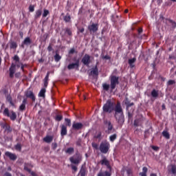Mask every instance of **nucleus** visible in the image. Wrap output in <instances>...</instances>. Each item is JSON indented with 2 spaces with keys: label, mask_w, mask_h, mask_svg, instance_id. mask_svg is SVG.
<instances>
[{
  "label": "nucleus",
  "mask_w": 176,
  "mask_h": 176,
  "mask_svg": "<svg viewBox=\"0 0 176 176\" xmlns=\"http://www.w3.org/2000/svg\"><path fill=\"white\" fill-rule=\"evenodd\" d=\"M126 173H127L128 175H130V170H127Z\"/></svg>",
  "instance_id": "nucleus-63"
},
{
  "label": "nucleus",
  "mask_w": 176,
  "mask_h": 176,
  "mask_svg": "<svg viewBox=\"0 0 176 176\" xmlns=\"http://www.w3.org/2000/svg\"><path fill=\"white\" fill-rule=\"evenodd\" d=\"M82 63L84 65L89 66V64H90V56L85 54L82 59Z\"/></svg>",
  "instance_id": "nucleus-10"
},
{
  "label": "nucleus",
  "mask_w": 176,
  "mask_h": 176,
  "mask_svg": "<svg viewBox=\"0 0 176 176\" xmlns=\"http://www.w3.org/2000/svg\"><path fill=\"white\" fill-rule=\"evenodd\" d=\"M14 72H16V65L12 64L10 68V77L13 78L14 76Z\"/></svg>",
  "instance_id": "nucleus-15"
},
{
  "label": "nucleus",
  "mask_w": 176,
  "mask_h": 176,
  "mask_svg": "<svg viewBox=\"0 0 176 176\" xmlns=\"http://www.w3.org/2000/svg\"><path fill=\"white\" fill-rule=\"evenodd\" d=\"M118 137V135L116 134H113V135H111L110 137H109V140L111 142H113V141H115V140H116V138Z\"/></svg>",
  "instance_id": "nucleus-32"
},
{
  "label": "nucleus",
  "mask_w": 176,
  "mask_h": 176,
  "mask_svg": "<svg viewBox=\"0 0 176 176\" xmlns=\"http://www.w3.org/2000/svg\"><path fill=\"white\" fill-rule=\"evenodd\" d=\"M80 174L81 176H85L86 175V170L85 169H81L80 171Z\"/></svg>",
  "instance_id": "nucleus-42"
},
{
  "label": "nucleus",
  "mask_w": 176,
  "mask_h": 176,
  "mask_svg": "<svg viewBox=\"0 0 176 176\" xmlns=\"http://www.w3.org/2000/svg\"><path fill=\"white\" fill-rule=\"evenodd\" d=\"M47 50L50 51V52H52V50H53V48L52 47V45L48 46Z\"/></svg>",
  "instance_id": "nucleus-54"
},
{
  "label": "nucleus",
  "mask_w": 176,
  "mask_h": 176,
  "mask_svg": "<svg viewBox=\"0 0 176 176\" xmlns=\"http://www.w3.org/2000/svg\"><path fill=\"white\" fill-rule=\"evenodd\" d=\"M69 161L72 164L78 166L80 164V162H82V155L79 153H76L74 156L69 157Z\"/></svg>",
  "instance_id": "nucleus-4"
},
{
  "label": "nucleus",
  "mask_w": 176,
  "mask_h": 176,
  "mask_svg": "<svg viewBox=\"0 0 176 176\" xmlns=\"http://www.w3.org/2000/svg\"><path fill=\"white\" fill-rule=\"evenodd\" d=\"M75 68H79V60H77L75 63H70L67 66L68 69H75Z\"/></svg>",
  "instance_id": "nucleus-14"
},
{
  "label": "nucleus",
  "mask_w": 176,
  "mask_h": 176,
  "mask_svg": "<svg viewBox=\"0 0 176 176\" xmlns=\"http://www.w3.org/2000/svg\"><path fill=\"white\" fill-rule=\"evenodd\" d=\"M129 104L130 103L129 102V100L126 99L125 105H127V107H129Z\"/></svg>",
  "instance_id": "nucleus-59"
},
{
  "label": "nucleus",
  "mask_w": 176,
  "mask_h": 176,
  "mask_svg": "<svg viewBox=\"0 0 176 176\" xmlns=\"http://www.w3.org/2000/svg\"><path fill=\"white\" fill-rule=\"evenodd\" d=\"M134 126H138V120H135L134 121Z\"/></svg>",
  "instance_id": "nucleus-57"
},
{
  "label": "nucleus",
  "mask_w": 176,
  "mask_h": 176,
  "mask_svg": "<svg viewBox=\"0 0 176 176\" xmlns=\"http://www.w3.org/2000/svg\"><path fill=\"white\" fill-rule=\"evenodd\" d=\"M44 142H47V144H50L52 141H53V136L47 135L45 138H43Z\"/></svg>",
  "instance_id": "nucleus-18"
},
{
  "label": "nucleus",
  "mask_w": 176,
  "mask_h": 176,
  "mask_svg": "<svg viewBox=\"0 0 176 176\" xmlns=\"http://www.w3.org/2000/svg\"><path fill=\"white\" fill-rule=\"evenodd\" d=\"M136 60H137V59L135 58H131V59L129 60V65L131 68H133L134 63H135Z\"/></svg>",
  "instance_id": "nucleus-20"
},
{
  "label": "nucleus",
  "mask_w": 176,
  "mask_h": 176,
  "mask_svg": "<svg viewBox=\"0 0 176 176\" xmlns=\"http://www.w3.org/2000/svg\"><path fill=\"white\" fill-rule=\"evenodd\" d=\"M104 124L107 126V130L106 131V133L107 134H112V133L115 131V129H113V125H112L111 121H105Z\"/></svg>",
  "instance_id": "nucleus-7"
},
{
  "label": "nucleus",
  "mask_w": 176,
  "mask_h": 176,
  "mask_svg": "<svg viewBox=\"0 0 176 176\" xmlns=\"http://www.w3.org/2000/svg\"><path fill=\"white\" fill-rule=\"evenodd\" d=\"M151 176H157V175H156V174H155V173H152V174L151 175Z\"/></svg>",
  "instance_id": "nucleus-64"
},
{
  "label": "nucleus",
  "mask_w": 176,
  "mask_h": 176,
  "mask_svg": "<svg viewBox=\"0 0 176 176\" xmlns=\"http://www.w3.org/2000/svg\"><path fill=\"white\" fill-rule=\"evenodd\" d=\"M146 173H148V168L143 167L142 172L140 173V175L141 176H146Z\"/></svg>",
  "instance_id": "nucleus-23"
},
{
  "label": "nucleus",
  "mask_w": 176,
  "mask_h": 176,
  "mask_svg": "<svg viewBox=\"0 0 176 176\" xmlns=\"http://www.w3.org/2000/svg\"><path fill=\"white\" fill-rule=\"evenodd\" d=\"M25 96L28 98L32 100V101H35V95H34V92H32V91L28 90L25 91Z\"/></svg>",
  "instance_id": "nucleus-9"
},
{
  "label": "nucleus",
  "mask_w": 176,
  "mask_h": 176,
  "mask_svg": "<svg viewBox=\"0 0 176 176\" xmlns=\"http://www.w3.org/2000/svg\"><path fill=\"white\" fill-rule=\"evenodd\" d=\"M109 148H111V145L109 144V142L105 140L100 143L99 149L102 153H108V151H109Z\"/></svg>",
  "instance_id": "nucleus-3"
},
{
  "label": "nucleus",
  "mask_w": 176,
  "mask_h": 176,
  "mask_svg": "<svg viewBox=\"0 0 176 176\" xmlns=\"http://www.w3.org/2000/svg\"><path fill=\"white\" fill-rule=\"evenodd\" d=\"M65 121L66 122V126H68L69 127H71V120L69 118H65Z\"/></svg>",
  "instance_id": "nucleus-36"
},
{
  "label": "nucleus",
  "mask_w": 176,
  "mask_h": 176,
  "mask_svg": "<svg viewBox=\"0 0 176 176\" xmlns=\"http://www.w3.org/2000/svg\"><path fill=\"white\" fill-rule=\"evenodd\" d=\"M96 138H101V133L100 132H99L98 134H97V135H96Z\"/></svg>",
  "instance_id": "nucleus-55"
},
{
  "label": "nucleus",
  "mask_w": 176,
  "mask_h": 176,
  "mask_svg": "<svg viewBox=\"0 0 176 176\" xmlns=\"http://www.w3.org/2000/svg\"><path fill=\"white\" fill-rule=\"evenodd\" d=\"M49 80V73L46 75V76L44 78V87H47L48 82L47 81Z\"/></svg>",
  "instance_id": "nucleus-26"
},
{
  "label": "nucleus",
  "mask_w": 176,
  "mask_h": 176,
  "mask_svg": "<svg viewBox=\"0 0 176 176\" xmlns=\"http://www.w3.org/2000/svg\"><path fill=\"white\" fill-rule=\"evenodd\" d=\"M60 135L62 137L67 135V126H65V125L61 126Z\"/></svg>",
  "instance_id": "nucleus-17"
},
{
  "label": "nucleus",
  "mask_w": 176,
  "mask_h": 176,
  "mask_svg": "<svg viewBox=\"0 0 176 176\" xmlns=\"http://www.w3.org/2000/svg\"><path fill=\"white\" fill-rule=\"evenodd\" d=\"M152 149H153V151H159V146H151Z\"/></svg>",
  "instance_id": "nucleus-47"
},
{
  "label": "nucleus",
  "mask_w": 176,
  "mask_h": 176,
  "mask_svg": "<svg viewBox=\"0 0 176 176\" xmlns=\"http://www.w3.org/2000/svg\"><path fill=\"white\" fill-rule=\"evenodd\" d=\"M162 109H166V105L162 104Z\"/></svg>",
  "instance_id": "nucleus-62"
},
{
  "label": "nucleus",
  "mask_w": 176,
  "mask_h": 176,
  "mask_svg": "<svg viewBox=\"0 0 176 176\" xmlns=\"http://www.w3.org/2000/svg\"><path fill=\"white\" fill-rule=\"evenodd\" d=\"M103 58L104 59V60H109V56H103Z\"/></svg>",
  "instance_id": "nucleus-58"
},
{
  "label": "nucleus",
  "mask_w": 176,
  "mask_h": 176,
  "mask_svg": "<svg viewBox=\"0 0 176 176\" xmlns=\"http://www.w3.org/2000/svg\"><path fill=\"white\" fill-rule=\"evenodd\" d=\"M64 20L66 23H69V21H71V16L69 15H66L65 17H64Z\"/></svg>",
  "instance_id": "nucleus-35"
},
{
  "label": "nucleus",
  "mask_w": 176,
  "mask_h": 176,
  "mask_svg": "<svg viewBox=\"0 0 176 176\" xmlns=\"http://www.w3.org/2000/svg\"><path fill=\"white\" fill-rule=\"evenodd\" d=\"M72 129L74 130H80L83 129V124L81 122H73Z\"/></svg>",
  "instance_id": "nucleus-11"
},
{
  "label": "nucleus",
  "mask_w": 176,
  "mask_h": 176,
  "mask_svg": "<svg viewBox=\"0 0 176 176\" xmlns=\"http://www.w3.org/2000/svg\"><path fill=\"white\" fill-rule=\"evenodd\" d=\"M23 45H26L27 46H28V45H31V38H30V37H26L23 42Z\"/></svg>",
  "instance_id": "nucleus-19"
},
{
  "label": "nucleus",
  "mask_w": 176,
  "mask_h": 176,
  "mask_svg": "<svg viewBox=\"0 0 176 176\" xmlns=\"http://www.w3.org/2000/svg\"><path fill=\"white\" fill-rule=\"evenodd\" d=\"M54 58L55 61H56V63H58V61L61 60V56H60L58 54H56V55L54 56Z\"/></svg>",
  "instance_id": "nucleus-34"
},
{
  "label": "nucleus",
  "mask_w": 176,
  "mask_h": 176,
  "mask_svg": "<svg viewBox=\"0 0 176 176\" xmlns=\"http://www.w3.org/2000/svg\"><path fill=\"white\" fill-rule=\"evenodd\" d=\"M29 10L30 12H34V10H35V7L34 6H30Z\"/></svg>",
  "instance_id": "nucleus-46"
},
{
  "label": "nucleus",
  "mask_w": 176,
  "mask_h": 176,
  "mask_svg": "<svg viewBox=\"0 0 176 176\" xmlns=\"http://www.w3.org/2000/svg\"><path fill=\"white\" fill-rule=\"evenodd\" d=\"M14 60L16 61V63H19L20 61V58H19V56L15 55L14 56Z\"/></svg>",
  "instance_id": "nucleus-43"
},
{
  "label": "nucleus",
  "mask_w": 176,
  "mask_h": 176,
  "mask_svg": "<svg viewBox=\"0 0 176 176\" xmlns=\"http://www.w3.org/2000/svg\"><path fill=\"white\" fill-rule=\"evenodd\" d=\"M162 135H163L165 138H166V140H170V133H168V131H164L162 132Z\"/></svg>",
  "instance_id": "nucleus-28"
},
{
  "label": "nucleus",
  "mask_w": 176,
  "mask_h": 176,
  "mask_svg": "<svg viewBox=\"0 0 176 176\" xmlns=\"http://www.w3.org/2000/svg\"><path fill=\"white\" fill-rule=\"evenodd\" d=\"M6 130L7 131H12V128H10V126H6Z\"/></svg>",
  "instance_id": "nucleus-53"
},
{
  "label": "nucleus",
  "mask_w": 176,
  "mask_h": 176,
  "mask_svg": "<svg viewBox=\"0 0 176 176\" xmlns=\"http://www.w3.org/2000/svg\"><path fill=\"white\" fill-rule=\"evenodd\" d=\"M103 90H105L106 91H108L109 90V85L104 83L102 84Z\"/></svg>",
  "instance_id": "nucleus-33"
},
{
  "label": "nucleus",
  "mask_w": 176,
  "mask_h": 176,
  "mask_svg": "<svg viewBox=\"0 0 176 176\" xmlns=\"http://www.w3.org/2000/svg\"><path fill=\"white\" fill-rule=\"evenodd\" d=\"M74 147H69L65 150V153H69V155H71L72 153H74Z\"/></svg>",
  "instance_id": "nucleus-30"
},
{
  "label": "nucleus",
  "mask_w": 176,
  "mask_h": 176,
  "mask_svg": "<svg viewBox=\"0 0 176 176\" xmlns=\"http://www.w3.org/2000/svg\"><path fill=\"white\" fill-rule=\"evenodd\" d=\"M46 93V89L45 88L41 89L38 93V97H45V94Z\"/></svg>",
  "instance_id": "nucleus-25"
},
{
  "label": "nucleus",
  "mask_w": 176,
  "mask_h": 176,
  "mask_svg": "<svg viewBox=\"0 0 176 176\" xmlns=\"http://www.w3.org/2000/svg\"><path fill=\"white\" fill-rule=\"evenodd\" d=\"M74 53H76V51L75 50V48L71 49L69 52V54H74Z\"/></svg>",
  "instance_id": "nucleus-45"
},
{
  "label": "nucleus",
  "mask_w": 176,
  "mask_h": 176,
  "mask_svg": "<svg viewBox=\"0 0 176 176\" xmlns=\"http://www.w3.org/2000/svg\"><path fill=\"white\" fill-rule=\"evenodd\" d=\"M25 67V65H21V69H22V71H24V67Z\"/></svg>",
  "instance_id": "nucleus-60"
},
{
  "label": "nucleus",
  "mask_w": 176,
  "mask_h": 176,
  "mask_svg": "<svg viewBox=\"0 0 176 176\" xmlns=\"http://www.w3.org/2000/svg\"><path fill=\"white\" fill-rule=\"evenodd\" d=\"M71 167L72 170H73L74 173H76V171H78V167L72 164Z\"/></svg>",
  "instance_id": "nucleus-39"
},
{
  "label": "nucleus",
  "mask_w": 176,
  "mask_h": 176,
  "mask_svg": "<svg viewBox=\"0 0 176 176\" xmlns=\"http://www.w3.org/2000/svg\"><path fill=\"white\" fill-rule=\"evenodd\" d=\"M104 174V176H111V173L108 171H105Z\"/></svg>",
  "instance_id": "nucleus-52"
},
{
  "label": "nucleus",
  "mask_w": 176,
  "mask_h": 176,
  "mask_svg": "<svg viewBox=\"0 0 176 176\" xmlns=\"http://www.w3.org/2000/svg\"><path fill=\"white\" fill-rule=\"evenodd\" d=\"M25 105H27V98H24L22 104L19 106V111H23L25 110Z\"/></svg>",
  "instance_id": "nucleus-16"
},
{
  "label": "nucleus",
  "mask_w": 176,
  "mask_h": 176,
  "mask_svg": "<svg viewBox=\"0 0 176 176\" xmlns=\"http://www.w3.org/2000/svg\"><path fill=\"white\" fill-rule=\"evenodd\" d=\"M42 16V10H37L36 11V14L34 15L35 19H39Z\"/></svg>",
  "instance_id": "nucleus-22"
},
{
  "label": "nucleus",
  "mask_w": 176,
  "mask_h": 176,
  "mask_svg": "<svg viewBox=\"0 0 176 176\" xmlns=\"http://www.w3.org/2000/svg\"><path fill=\"white\" fill-rule=\"evenodd\" d=\"M24 170H25V171H28V173H31V169L28 168V164H25Z\"/></svg>",
  "instance_id": "nucleus-40"
},
{
  "label": "nucleus",
  "mask_w": 176,
  "mask_h": 176,
  "mask_svg": "<svg viewBox=\"0 0 176 176\" xmlns=\"http://www.w3.org/2000/svg\"><path fill=\"white\" fill-rule=\"evenodd\" d=\"M11 113V115H10ZM4 116H7L10 118L12 120H14L17 118V114L13 111H11L10 113L9 112V109L6 108L3 112Z\"/></svg>",
  "instance_id": "nucleus-5"
},
{
  "label": "nucleus",
  "mask_w": 176,
  "mask_h": 176,
  "mask_svg": "<svg viewBox=\"0 0 176 176\" xmlns=\"http://www.w3.org/2000/svg\"><path fill=\"white\" fill-rule=\"evenodd\" d=\"M4 176H12V174H10L9 172H7L4 174Z\"/></svg>",
  "instance_id": "nucleus-56"
},
{
  "label": "nucleus",
  "mask_w": 176,
  "mask_h": 176,
  "mask_svg": "<svg viewBox=\"0 0 176 176\" xmlns=\"http://www.w3.org/2000/svg\"><path fill=\"white\" fill-rule=\"evenodd\" d=\"M10 49H16L17 47V43L16 42H11L10 45Z\"/></svg>",
  "instance_id": "nucleus-31"
},
{
  "label": "nucleus",
  "mask_w": 176,
  "mask_h": 176,
  "mask_svg": "<svg viewBox=\"0 0 176 176\" xmlns=\"http://www.w3.org/2000/svg\"><path fill=\"white\" fill-rule=\"evenodd\" d=\"M117 85H119V77H116V76H112L111 77V84H110L111 90H114Z\"/></svg>",
  "instance_id": "nucleus-6"
},
{
  "label": "nucleus",
  "mask_w": 176,
  "mask_h": 176,
  "mask_svg": "<svg viewBox=\"0 0 176 176\" xmlns=\"http://www.w3.org/2000/svg\"><path fill=\"white\" fill-rule=\"evenodd\" d=\"M88 30L90 32H97L98 31V24L92 23L88 26Z\"/></svg>",
  "instance_id": "nucleus-8"
},
{
  "label": "nucleus",
  "mask_w": 176,
  "mask_h": 176,
  "mask_svg": "<svg viewBox=\"0 0 176 176\" xmlns=\"http://www.w3.org/2000/svg\"><path fill=\"white\" fill-rule=\"evenodd\" d=\"M100 163L102 165H104V166H109V162H108V160H107V158H104L103 160H102L100 161Z\"/></svg>",
  "instance_id": "nucleus-24"
},
{
  "label": "nucleus",
  "mask_w": 176,
  "mask_h": 176,
  "mask_svg": "<svg viewBox=\"0 0 176 176\" xmlns=\"http://www.w3.org/2000/svg\"><path fill=\"white\" fill-rule=\"evenodd\" d=\"M62 119H63V116H62L58 115L56 117V120H58V122H60V120H61Z\"/></svg>",
  "instance_id": "nucleus-44"
},
{
  "label": "nucleus",
  "mask_w": 176,
  "mask_h": 176,
  "mask_svg": "<svg viewBox=\"0 0 176 176\" xmlns=\"http://www.w3.org/2000/svg\"><path fill=\"white\" fill-rule=\"evenodd\" d=\"M174 83H175V80H170L168 81V85H174Z\"/></svg>",
  "instance_id": "nucleus-48"
},
{
  "label": "nucleus",
  "mask_w": 176,
  "mask_h": 176,
  "mask_svg": "<svg viewBox=\"0 0 176 176\" xmlns=\"http://www.w3.org/2000/svg\"><path fill=\"white\" fill-rule=\"evenodd\" d=\"M151 96L152 97H153L154 98H157V96H159V92H157V91H156V89H153L151 91Z\"/></svg>",
  "instance_id": "nucleus-27"
},
{
  "label": "nucleus",
  "mask_w": 176,
  "mask_h": 176,
  "mask_svg": "<svg viewBox=\"0 0 176 176\" xmlns=\"http://www.w3.org/2000/svg\"><path fill=\"white\" fill-rule=\"evenodd\" d=\"M115 118L119 124L124 123V116L123 115V109L119 102L117 103L114 108Z\"/></svg>",
  "instance_id": "nucleus-1"
},
{
  "label": "nucleus",
  "mask_w": 176,
  "mask_h": 176,
  "mask_svg": "<svg viewBox=\"0 0 176 176\" xmlns=\"http://www.w3.org/2000/svg\"><path fill=\"white\" fill-rule=\"evenodd\" d=\"M92 146L95 148V149H98V144H96V143H92Z\"/></svg>",
  "instance_id": "nucleus-50"
},
{
  "label": "nucleus",
  "mask_w": 176,
  "mask_h": 176,
  "mask_svg": "<svg viewBox=\"0 0 176 176\" xmlns=\"http://www.w3.org/2000/svg\"><path fill=\"white\" fill-rule=\"evenodd\" d=\"M52 148L53 149L57 148V143H52Z\"/></svg>",
  "instance_id": "nucleus-51"
},
{
  "label": "nucleus",
  "mask_w": 176,
  "mask_h": 176,
  "mask_svg": "<svg viewBox=\"0 0 176 176\" xmlns=\"http://www.w3.org/2000/svg\"><path fill=\"white\" fill-rule=\"evenodd\" d=\"M65 34H67V35H69V36H71V35H72V32L71 31V29L67 28V29L65 30Z\"/></svg>",
  "instance_id": "nucleus-37"
},
{
  "label": "nucleus",
  "mask_w": 176,
  "mask_h": 176,
  "mask_svg": "<svg viewBox=\"0 0 176 176\" xmlns=\"http://www.w3.org/2000/svg\"><path fill=\"white\" fill-rule=\"evenodd\" d=\"M78 32H81V33L85 32V28H78Z\"/></svg>",
  "instance_id": "nucleus-49"
},
{
  "label": "nucleus",
  "mask_w": 176,
  "mask_h": 176,
  "mask_svg": "<svg viewBox=\"0 0 176 176\" xmlns=\"http://www.w3.org/2000/svg\"><path fill=\"white\" fill-rule=\"evenodd\" d=\"M5 155L8 157H9V159H10V160L14 161L17 159V155H16V154L10 153L9 151L6 152Z\"/></svg>",
  "instance_id": "nucleus-13"
},
{
  "label": "nucleus",
  "mask_w": 176,
  "mask_h": 176,
  "mask_svg": "<svg viewBox=\"0 0 176 176\" xmlns=\"http://www.w3.org/2000/svg\"><path fill=\"white\" fill-rule=\"evenodd\" d=\"M115 107V103L112 102L111 100H108L106 104L103 106V111L107 113H111L113 111Z\"/></svg>",
  "instance_id": "nucleus-2"
},
{
  "label": "nucleus",
  "mask_w": 176,
  "mask_h": 176,
  "mask_svg": "<svg viewBox=\"0 0 176 176\" xmlns=\"http://www.w3.org/2000/svg\"><path fill=\"white\" fill-rule=\"evenodd\" d=\"M142 32V28H140L139 30H138V33L139 34H141Z\"/></svg>",
  "instance_id": "nucleus-61"
},
{
  "label": "nucleus",
  "mask_w": 176,
  "mask_h": 176,
  "mask_svg": "<svg viewBox=\"0 0 176 176\" xmlns=\"http://www.w3.org/2000/svg\"><path fill=\"white\" fill-rule=\"evenodd\" d=\"M91 74H93V75H98V68H97V66L92 69Z\"/></svg>",
  "instance_id": "nucleus-29"
},
{
  "label": "nucleus",
  "mask_w": 176,
  "mask_h": 176,
  "mask_svg": "<svg viewBox=\"0 0 176 176\" xmlns=\"http://www.w3.org/2000/svg\"><path fill=\"white\" fill-rule=\"evenodd\" d=\"M6 100L10 104V105H12V107H14V103L12 100V96H10V95L6 96Z\"/></svg>",
  "instance_id": "nucleus-21"
},
{
  "label": "nucleus",
  "mask_w": 176,
  "mask_h": 176,
  "mask_svg": "<svg viewBox=\"0 0 176 176\" xmlns=\"http://www.w3.org/2000/svg\"><path fill=\"white\" fill-rule=\"evenodd\" d=\"M168 171L170 174H173V175H176V165L171 164L168 166Z\"/></svg>",
  "instance_id": "nucleus-12"
},
{
  "label": "nucleus",
  "mask_w": 176,
  "mask_h": 176,
  "mask_svg": "<svg viewBox=\"0 0 176 176\" xmlns=\"http://www.w3.org/2000/svg\"><path fill=\"white\" fill-rule=\"evenodd\" d=\"M15 149H16V151H21V144H17L15 146Z\"/></svg>",
  "instance_id": "nucleus-41"
},
{
  "label": "nucleus",
  "mask_w": 176,
  "mask_h": 176,
  "mask_svg": "<svg viewBox=\"0 0 176 176\" xmlns=\"http://www.w3.org/2000/svg\"><path fill=\"white\" fill-rule=\"evenodd\" d=\"M47 14H49V10L45 9L43 13V17H47Z\"/></svg>",
  "instance_id": "nucleus-38"
}]
</instances>
